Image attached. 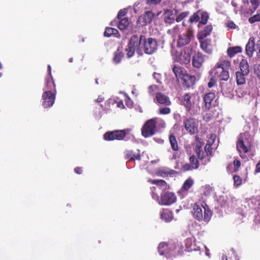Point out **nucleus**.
I'll use <instances>...</instances> for the list:
<instances>
[{"mask_svg":"<svg viewBox=\"0 0 260 260\" xmlns=\"http://www.w3.org/2000/svg\"><path fill=\"white\" fill-rule=\"evenodd\" d=\"M192 214L194 219L199 221L208 222L212 217V212L208 206L204 204H194L192 206Z\"/></svg>","mask_w":260,"mask_h":260,"instance_id":"nucleus-1","label":"nucleus"},{"mask_svg":"<svg viewBox=\"0 0 260 260\" xmlns=\"http://www.w3.org/2000/svg\"><path fill=\"white\" fill-rule=\"evenodd\" d=\"M231 66V62L228 60L219 61L211 70V73L220 80L226 81L230 78L229 69Z\"/></svg>","mask_w":260,"mask_h":260,"instance_id":"nucleus-2","label":"nucleus"},{"mask_svg":"<svg viewBox=\"0 0 260 260\" xmlns=\"http://www.w3.org/2000/svg\"><path fill=\"white\" fill-rule=\"evenodd\" d=\"M252 147V140L250 136L248 133H241L238 138V141L236 144L237 150L240 153L241 157H242L241 154H245L250 151Z\"/></svg>","mask_w":260,"mask_h":260,"instance_id":"nucleus-3","label":"nucleus"},{"mask_svg":"<svg viewBox=\"0 0 260 260\" xmlns=\"http://www.w3.org/2000/svg\"><path fill=\"white\" fill-rule=\"evenodd\" d=\"M157 118L148 120L141 128L142 135L145 138L153 136L156 133Z\"/></svg>","mask_w":260,"mask_h":260,"instance_id":"nucleus-4","label":"nucleus"},{"mask_svg":"<svg viewBox=\"0 0 260 260\" xmlns=\"http://www.w3.org/2000/svg\"><path fill=\"white\" fill-rule=\"evenodd\" d=\"M128 131V129L109 131L104 135V139L106 141L122 140L125 137Z\"/></svg>","mask_w":260,"mask_h":260,"instance_id":"nucleus-5","label":"nucleus"},{"mask_svg":"<svg viewBox=\"0 0 260 260\" xmlns=\"http://www.w3.org/2000/svg\"><path fill=\"white\" fill-rule=\"evenodd\" d=\"M193 38V31L191 26H189L185 33L179 35L177 40V46L183 47L188 45Z\"/></svg>","mask_w":260,"mask_h":260,"instance_id":"nucleus-6","label":"nucleus"},{"mask_svg":"<svg viewBox=\"0 0 260 260\" xmlns=\"http://www.w3.org/2000/svg\"><path fill=\"white\" fill-rule=\"evenodd\" d=\"M142 48L144 52L147 54H152L157 49V43L155 39L149 38L147 39H143Z\"/></svg>","mask_w":260,"mask_h":260,"instance_id":"nucleus-7","label":"nucleus"},{"mask_svg":"<svg viewBox=\"0 0 260 260\" xmlns=\"http://www.w3.org/2000/svg\"><path fill=\"white\" fill-rule=\"evenodd\" d=\"M183 124L186 132L191 135L198 132V122L194 118L189 117L185 118L183 120Z\"/></svg>","mask_w":260,"mask_h":260,"instance_id":"nucleus-8","label":"nucleus"},{"mask_svg":"<svg viewBox=\"0 0 260 260\" xmlns=\"http://www.w3.org/2000/svg\"><path fill=\"white\" fill-rule=\"evenodd\" d=\"M56 91H44L42 94V106L48 108L53 106L55 100Z\"/></svg>","mask_w":260,"mask_h":260,"instance_id":"nucleus-9","label":"nucleus"},{"mask_svg":"<svg viewBox=\"0 0 260 260\" xmlns=\"http://www.w3.org/2000/svg\"><path fill=\"white\" fill-rule=\"evenodd\" d=\"M176 196L173 192H164L160 194V199L158 204L161 205L169 206L176 201Z\"/></svg>","mask_w":260,"mask_h":260,"instance_id":"nucleus-10","label":"nucleus"},{"mask_svg":"<svg viewBox=\"0 0 260 260\" xmlns=\"http://www.w3.org/2000/svg\"><path fill=\"white\" fill-rule=\"evenodd\" d=\"M189 163L185 164L181 167V169L184 172L196 170L199 168L200 162L199 159L194 155H191L189 157Z\"/></svg>","mask_w":260,"mask_h":260,"instance_id":"nucleus-11","label":"nucleus"},{"mask_svg":"<svg viewBox=\"0 0 260 260\" xmlns=\"http://www.w3.org/2000/svg\"><path fill=\"white\" fill-rule=\"evenodd\" d=\"M206 56L201 52L194 53L192 57V66L196 68H200L205 61Z\"/></svg>","mask_w":260,"mask_h":260,"instance_id":"nucleus-12","label":"nucleus"},{"mask_svg":"<svg viewBox=\"0 0 260 260\" xmlns=\"http://www.w3.org/2000/svg\"><path fill=\"white\" fill-rule=\"evenodd\" d=\"M154 17V13L151 11H148L139 17L137 22L142 26L146 25L151 22Z\"/></svg>","mask_w":260,"mask_h":260,"instance_id":"nucleus-13","label":"nucleus"},{"mask_svg":"<svg viewBox=\"0 0 260 260\" xmlns=\"http://www.w3.org/2000/svg\"><path fill=\"white\" fill-rule=\"evenodd\" d=\"M255 46H256L255 38L253 37H250L245 46L246 54L249 58L252 57L253 55L254 52L255 50Z\"/></svg>","mask_w":260,"mask_h":260,"instance_id":"nucleus-14","label":"nucleus"},{"mask_svg":"<svg viewBox=\"0 0 260 260\" xmlns=\"http://www.w3.org/2000/svg\"><path fill=\"white\" fill-rule=\"evenodd\" d=\"M176 14L172 10L167 9L165 11L163 17L166 24L171 25L176 20Z\"/></svg>","mask_w":260,"mask_h":260,"instance_id":"nucleus-15","label":"nucleus"},{"mask_svg":"<svg viewBox=\"0 0 260 260\" xmlns=\"http://www.w3.org/2000/svg\"><path fill=\"white\" fill-rule=\"evenodd\" d=\"M144 39H145L144 36L140 35L139 37L137 35H133L129 39L128 44L138 50L139 47L140 46L141 42H143Z\"/></svg>","mask_w":260,"mask_h":260,"instance_id":"nucleus-16","label":"nucleus"},{"mask_svg":"<svg viewBox=\"0 0 260 260\" xmlns=\"http://www.w3.org/2000/svg\"><path fill=\"white\" fill-rule=\"evenodd\" d=\"M43 90L45 91H56V86L53 77H46Z\"/></svg>","mask_w":260,"mask_h":260,"instance_id":"nucleus-17","label":"nucleus"},{"mask_svg":"<svg viewBox=\"0 0 260 260\" xmlns=\"http://www.w3.org/2000/svg\"><path fill=\"white\" fill-rule=\"evenodd\" d=\"M155 100L157 103L166 106H170L171 104L169 98L160 92L156 93Z\"/></svg>","mask_w":260,"mask_h":260,"instance_id":"nucleus-18","label":"nucleus"},{"mask_svg":"<svg viewBox=\"0 0 260 260\" xmlns=\"http://www.w3.org/2000/svg\"><path fill=\"white\" fill-rule=\"evenodd\" d=\"M201 48L208 54H211L212 52V47L211 45V39H206L203 40H198Z\"/></svg>","mask_w":260,"mask_h":260,"instance_id":"nucleus-19","label":"nucleus"},{"mask_svg":"<svg viewBox=\"0 0 260 260\" xmlns=\"http://www.w3.org/2000/svg\"><path fill=\"white\" fill-rule=\"evenodd\" d=\"M191 59V56L189 52L185 50L180 52L179 55L177 57V61L181 64H188Z\"/></svg>","mask_w":260,"mask_h":260,"instance_id":"nucleus-20","label":"nucleus"},{"mask_svg":"<svg viewBox=\"0 0 260 260\" xmlns=\"http://www.w3.org/2000/svg\"><path fill=\"white\" fill-rule=\"evenodd\" d=\"M183 81V85L187 88L192 86L196 82V78L194 76L185 74L181 79Z\"/></svg>","mask_w":260,"mask_h":260,"instance_id":"nucleus-21","label":"nucleus"},{"mask_svg":"<svg viewBox=\"0 0 260 260\" xmlns=\"http://www.w3.org/2000/svg\"><path fill=\"white\" fill-rule=\"evenodd\" d=\"M212 29L213 27L211 24L206 25L202 30L198 32L197 35L198 39L203 40L205 39L211 34Z\"/></svg>","mask_w":260,"mask_h":260,"instance_id":"nucleus-22","label":"nucleus"},{"mask_svg":"<svg viewBox=\"0 0 260 260\" xmlns=\"http://www.w3.org/2000/svg\"><path fill=\"white\" fill-rule=\"evenodd\" d=\"M125 158L129 159V161H135L136 160L141 159V155L139 150H137V152H135L133 150H127L125 152Z\"/></svg>","mask_w":260,"mask_h":260,"instance_id":"nucleus-23","label":"nucleus"},{"mask_svg":"<svg viewBox=\"0 0 260 260\" xmlns=\"http://www.w3.org/2000/svg\"><path fill=\"white\" fill-rule=\"evenodd\" d=\"M181 103L182 105L186 108L187 112H189L192 107L191 96L188 93L185 94L182 97Z\"/></svg>","mask_w":260,"mask_h":260,"instance_id":"nucleus-24","label":"nucleus"},{"mask_svg":"<svg viewBox=\"0 0 260 260\" xmlns=\"http://www.w3.org/2000/svg\"><path fill=\"white\" fill-rule=\"evenodd\" d=\"M124 53L121 48L119 47L114 52L112 61L115 64H118L121 62L122 58L124 57Z\"/></svg>","mask_w":260,"mask_h":260,"instance_id":"nucleus-25","label":"nucleus"},{"mask_svg":"<svg viewBox=\"0 0 260 260\" xmlns=\"http://www.w3.org/2000/svg\"><path fill=\"white\" fill-rule=\"evenodd\" d=\"M215 98V94L214 92H210L206 93L204 97L205 106L206 109L209 110L211 106V103Z\"/></svg>","mask_w":260,"mask_h":260,"instance_id":"nucleus-26","label":"nucleus"},{"mask_svg":"<svg viewBox=\"0 0 260 260\" xmlns=\"http://www.w3.org/2000/svg\"><path fill=\"white\" fill-rule=\"evenodd\" d=\"M172 70L177 79H182L184 75L186 74L185 69L179 66H174Z\"/></svg>","mask_w":260,"mask_h":260,"instance_id":"nucleus-27","label":"nucleus"},{"mask_svg":"<svg viewBox=\"0 0 260 260\" xmlns=\"http://www.w3.org/2000/svg\"><path fill=\"white\" fill-rule=\"evenodd\" d=\"M104 36L106 37H110L112 36L119 38L120 35L117 29L112 27H107L104 32Z\"/></svg>","mask_w":260,"mask_h":260,"instance_id":"nucleus-28","label":"nucleus"},{"mask_svg":"<svg viewBox=\"0 0 260 260\" xmlns=\"http://www.w3.org/2000/svg\"><path fill=\"white\" fill-rule=\"evenodd\" d=\"M172 217V212L168 209H163L160 212L161 219L167 222L170 221Z\"/></svg>","mask_w":260,"mask_h":260,"instance_id":"nucleus-29","label":"nucleus"},{"mask_svg":"<svg viewBox=\"0 0 260 260\" xmlns=\"http://www.w3.org/2000/svg\"><path fill=\"white\" fill-rule=\"evenodd\" d=\"M242 48L241 46H236L234 47H229L227 49V54L230 57H233L236 54L241 53Z\"/></svg>","mask_w":260,"mask_h":260,"instance_id":"nucleus-30","label":"nucleus"},{"mask_svg":"<svg viewBox=\"0 0 260 260\" xmlns=\"http://www.w3.org/2000/svg\"><path fill=\"white\" fill-rule=\"evenodd\" d=\"M239 68L240 70L239 72L247 75L249 74V66L246 59H242L240 62Z\"/></svg>","mask_w":260,"mask_h":260,"instance_id":"nucleus-31","label":"nucleus"},{"mask_svg":"<svg viewBox=\"0 0 260 260\" xmlns=\"http://www.w3.org/2000/svg\"><path fill=\"white\" fill-rule=\"evenodd\" d=\"M235 74L237 84L238 85L244 84L246 82V77L248 75L239 71H237Z\"/></svg>","mask_w":260,"mask_h":260,"instance_id":"nucleus-32","label":"nucleus"},{"mask_svg":"<svg viewBox=\"0 0 260 260\" xmlns=\"http://www.w3.org/2000/svg\"><path fill=\"white\" fill-rule=\"evenodd\" d=\"M200 11V14H199V23L198 24V26L199 27L201 25H205L208 21V20L209 18V14L204 11H202L201 10Z\"/></svg>","mask_w":260,"mask_h":260,"instance_id":"nucleus-33","label":"nucleus"},{"mask_svg":"<svg viewBox=\"0 0 260 260\" xmlns=\"http://www.w3.org/2000/svg\"><path fill=\"white\" fill-rule=\"evenodd\" d=\"M169 142L171 145V148L174 151H177L179 150L178 144L175 136L173 134H171L169 135Z\"/></svg>","mask_w":260,"mask_h":260,"instance_id":"nucleus-34","label":"nucleus"},{"mask_svg":"<svg viewBox=\"0 0 260 260\" xmlns=\"http://www.w3.org/2000/svg\"><path fill=\"white\" fill-rule=\"evenodd\" d=\"M148 182L152 184H155L157 185L162 190L166 189L167 188V182L162 179H149Z\"/></svg>","mask_w":260,"mask_h":260,"instance_id":"nucleus-35","label":"nucleus"},{"mask_svg":"<svg viewBox=\"0 0 260 260\" xmlns=\"http://www.w3.org/2000/svg\"><path fill=\"white\" fill-rule=\"evenodd\" d=\"M117 27L120 30L125 29L129 25L128 18H123L122 19H118Z\"/></svg>","mask_w":260,"mask_h":260,"instance_id":"nucleus-36","label":"nucleus"},{"mask_svg":"<svg viewBox=\"0 0 260 260\" xmlns=\"http://www.w3.org/2000/svg\"><path fill=\"white\" fill-rule=\"evenodd\" d=\"M136 51H138V49L134 47L129 46V45L127 44L126 48L125 49L127 57L131 58L133 57Z\"/></svg>","mask_w":260,"mask_h":260,"instance_id":"nucleus-37","label":"nucleus"},{"mask_svg":"<svg viewBox=\"0 0 260 260\" xmlns=\"http://www.w3.org/2000/svg\"><path fill=\"white\" fill-rule=\"evenodd\" d=\"M193 180L191 178H188L185 181L182 186V190L183 191H187L192 186Z\"/></svg>","mask_w":260,"mask_h":260,"instance_id":"nucleus-38","label":"nucleus"},{"mask_svg":"<svg viewBox=\"0 0 260 260\" xmlns=\"http://www.w3.org/2000/svg\"><path fill=\"white\" fill-rule=\"evenodd\" d=\"M212 143H208L205 147V152L207 157H212L213 156V148L212 147Z\"/></svg>","mask_w":260,"mask_h":260,"instance_id":"nucleus-39","label":"nucleus"},{"mask_svg":"<svg viewBox=\"0 0 260 260\" xmlns=\"http://www.w3.org/2000/svg\"><path fill=\"white\" fill-rule=\"evenodd\" d=\"M199 14L200 11H198L197 12L194 13L192 15L190 16L188 21L190 23L198 22H199Z\"/></svg>","mask_w":260,"mask_h":260,"instance_id":"nucleus-40","label":"nucleus"},{"mask_svg":"<svg viewBox=\"0 0 260 260\" xmlns=\"http://www.w3.org/2000/svg\"><path fill=\"white\" fill-rule=\"evenodd\" d=\"M259 0H250V3L251 5V8L248 10V12L250 13H253L259 6Z\"/></svg>","mask_w":260,"mask_h":260,"instance_id":"nucleus-41","label":"nucleus"},{"mask_svg":"<svg viewBox=\"0 0 260 260\" xmlns=\"http://www.w3.org/2000/svg\"><path fill=\"white\" fill-rule=\"evenodd\" d=\"M179 32V27L178 25H175L173 27L168 29L167 30L168 34L172 36V37H175Z\"/></svg>","mask_w":260,"mask_h":260,"instance_id":"nucleus-42","label":"nucleus"},{"mask_svg":"<svg viewBox=\"0 0 260 260\" xmlns=\"http://www.w3.org/2000/svg\"><path fill=\"white\" fill-rule=\"evenodd\" d=\"M215 76H214L212 73L211 71L210 72V78L209 79V82L208 83V87L211 88L216 85V80Z\"/></svg>","mask_w":260,"mask_h":260,"instance_id":"nucleus-43","label":"nucleus"},{"mask_svg":"<svg viewBox=\"0 0 260 260\" xmlns=\"http://www.w3.org/2000/svg\"><path fill=\"white\" fill-rule=\"evenodd\" d=\"M189 14V11H184L182 13H181L178 16H176V21L177 22L181 21L183 19H184L185 18L187 17L188 15Z\"/></svg>","mask_w":260,"mask_h":260,"instance_id":"nucleus-44","label":"nucleus"},{"mask_svg":"<svg viewBox=\"0 0 260 260\" xmlns=\"http://www.w3.org/2000/svg\"><path fill=\"white\" fill-rule=\"evenodd\" d=\"M168 245L165 243H160L158 246V251L159 253L162 255L166 253L165 250L167 248Z\"/></svg>","mask_w":260,"mask_h":260,"instance_id":"nucleus-45","label":"nucleus"},{"mask_svg":"<svg viewBox=\"0 0 260 260\" xmlns=\"http://www.w3.org/2000/svg\"><path fill=\"white\" fill-rule=\"evenodd\" d=\"M124 102H125V105L128 108H132L133 107L134 102L127 95H126L125 96Z\"/></svg>","mask_w":260,"mask_h":260,"instance_id":"nucleus-46","label":"nucleus"},{"mask_svg":"<svg viewBox=\"0 0 260 260\" xmlns=\"http://www.w3.org/2000/svg\"><path fill=\"white\" fill-rule=\"evenodd\" d=\"M233 179L234 181V185L236 187L239 186L242 183V178L238 175H234L233 176Z\"/></svg>","mask_w":260,"mask_h":260,"instance_id":"nucleus-47","label":"nucleus"},{"mask_svg":"<svg viewBox=\"0 0 260 260\" xmlns=\"http://www.w3.org/2000/svg\"><path fill=\"white\" fill-rule=\"evenodd\" d=\"M248 21L250 23H253L255 22L260 21V14H256L251 17L249 18Z\"/></svg>","mask_w":260,"mask_h":260,"instance_id":"nucleus-48","label":"nucleus"},{"mask_svg":"<svg viewBox=\"0 0 260 260\" xmlns=\"http://www.w3.org/2000/svg\"><path fill=\"white\" fill-rule=\"evenodd\" d=\"M171 113V109L169 107H164L159 109L158 113L161 115L169 114Z\"/></svg>","mask_w":260,"mask_h":260,"instance_id":"nucleus-49","label":"nucleus"},{"mask_svg":"<svg viewBox=\"0 0 260 260\" xmlns=\"http://www.w3.org/2000/svg\"><path fill=\"white\" fill-rule=\"evenodd\" d=\"M233 164L234 166V171L236 172L239 171V168L241 166V161L237 159H235L234 160Z\"/></svg>","mask_w":260,"mask_h":260,"instance_id":"nucleus-50","label":"nucleus"},{"mask_svg":"<svg viewBox=\"0 0 260 260\" xmlns=\"http://www.w3.org/2000/svg\"><path fill=\"white\" fill-rule=\"evenodd\" d=\"M256 56L258 60L260 59V40L256 43Z\"/></svg>","mask_w":260,"mask_h":260,"instance_id":"nucleus-51","label":"nucleus"},{"mask_svg":"<svg viewBox=\"0 0 260 260\" xmlns=\"http://www.w3.org/2000/svg\"><path fill=\"white\" fill-rule=\"evenodd\" d=\"M127 11L125 9H121L118 13L116 18L117 19H122V17L125 16Z\"/></svg>","mask_w":260,"mask_h":260,"instance_id":"nucleus-52","label":"nucleus"},{"mask_svg":"<svg viewBox=\"0 0 260 260\" xmlns=\"http://www.w3.org/2000/svg\"><path fill=\"white\" fill-rule=\"evenodd\" d=\"M160 2L161 0H146V4L149 5H156Z\"/></svg>","mask_w":260,"mask_h":260,"instance_id":"nucleus-53","label":"nucleus"},{"mask_svg":"<svg viewBox=\"0 0 260 260\" xmlns=\"http://www.w3.org/2000/svg\"><path fill=\"white\" fill-rule=\"evenodd\" d=\"M254 68L255 73L256 74L257 77L260 78V64H256Z\"/></svg>","mask_w":260,"mask_h":260,"instance_id":"nucleus-54","label":"nucleus"},{"mask_svg":"<svg viewBox=\"0 0 260 260\" xmlns=\"http://www.w3.org/2000/svg\"><path fill=\"white\" fill-rule=\"evenodd\" d=\"M195 152L197 154V155H199L201 153L203 152L202 149L201 148V146L197 144L195 146Z\"/></svg>","mask_w":260,"mask_h":260,"instance_id":"nucleus-55","label":"nucleus"},{"mask_svg":"<svg viewBox=\"0 0 260 260\" xmlns=\"http://www.w3.org/2000/svg\"><path fill=\"white\" fill-rule=\"evenodd\" d=\"M158 89L157 85H153L149 87V92L150 94H152L154 91Z\"/></svg>","mask_w":260,"mask_h":260,"instance_id":"nucleus-56","label":"nucleus"},{"mask_svg":"<svg viewBox=\"0 0 260 260\" xmlns=\"http://www.w3.org/2000/svg\"><path fill=\"white\" fill-rule=\"evenodd\" d=\"M211 161V157H206L203 160H202V164L203 165H206L207 164H208Z\"/></svg>","mask_w":260,"mask_h":260,"instance_id":"nucleus-57","label":"nucleus"},{"mask_svg":"<svg viewBox=\"0 0 260 260\" xmlns=\"http://www.w3.org/2000/svg\"><path fill=\"white\" fill-rule=\"evenodd\" d=\"M117 107L121 109L124 108V105L123 104L122 100H120L116 102Z\"/></svg>","mask_w":260,"mask_h":260,"instance_id":"nucleus-58","label":"nucleus"},{"mask_svg":"<svg viewBox=\"0 0 260 260\" xmlns=\"http://www.w3.org/2000/svg\"><path fill=\"white\" fill-rule=\"evenodd\" d=\"M82 168L77 167L74 169V172L77 174H81L82 173Z\"/></svg>","mask_w":260,"mask_h":260,"instance_id":"nucleus-59","label":"nucleus"},{"mask_svg":"<svg viewBox=\"0 0 260 260\" xmlns=\"http://www.w3.org/2000/svg\"><path fill=\"white\" fill-rule=\"evenodd\" d=\"M226 26L230 28H235L236 24L233 21H230L227 23Z\"/></svg>","mask_w":260,"mask_h":260,"instance_id":"nucleus-60","label":"nucleus"},{"mask_svg":"<svg viewBox=\"0 0 260 260\" xmlns=\"http://www.w3.org/2000/svg\"><path fill=\"white\" fill-rule=\"evenodd\" d=\"M215 138H216L215 135L211 134L210 137V139H211V140L208 141V142H209L208 143H212L213 144L215 141Z\"/></svg>","mask_w":260,"mask_h":260,"instance_id":"nucleus-61","label":"nucleus"},{"mask_svg":"<svg viewBox=\"0 0 260 260\" xmlns=\"http://www.w3.org/2000/svg\"><path fill=\"white\" fill-rule=\"evenodd\" d=\"M152 198L153 199L157 201L158 202L160 201V200L159 199V196L157 193H155L154 191H152Z\"/></svg>","mask_w":260,"mask_h":260,"instance_id":"nucleus-62","label":"nucleus"},{"mask_svg":"<svg viewBox=\"0 0 260 260\" xmlns=\"http://www.w3.org/2000/svg\"><path fill=\"white\" fill-rule=\"evenodd\" d=\"M47 72L48 73L46 77H52L51 74V67L49 64H48L47 66Z\"/></svg>","mask_w":260,"mask_h":260,"instance_id":"nucleus-63","label":"nucleus"},{"mask_svg":"<svg viewBox=\"0 0 260 260\" xmlns=\"http://www.w3.org/2000/svg\"><path fill=\"white\" fill-rule=\"evenodd\" d=\"M255 172V173L260 172V161L256 165Z\"/></svg>","mask_w":260,"mask_h":260,"instance_id":"nucleus-64","label":"nucleus"}]
</instances>
